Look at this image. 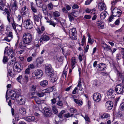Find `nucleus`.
I'll return each mask as SVG.
<instances>
[{
	"label": "nucleus",
	"instance_id": "obj_39",
	"mask_svg": "<svg viewBox=\"0 0 124 124\" xmlns=\"http://www.w3.org/2000/svg\"><path fill=\"white\" fill-rule=\"evenodd\" d=\"M54 16L55 17H58L60 16V13L58 11H55L53 13Z\"/></svg>",
	"mask_w": 124,
	"mask_h": 124
},
{
	"label": "nucleus",
	"instance_id": "obj_5",
	"mask_svg": "<svg viewBox=\"0 0 124 124\" xmlns=\"http://www.w3.org/2000/svg\"><path fill=\"white\" fill-rule=\"evenodd\" d=\"M46 73V76H49L53 73V69L50 64H48L45 66V68Z\"/></svg>",
	"mask_w": 124,
	"mask_h": 124
},
{
	"label": "nucleus",
	"instance_id": "obj_19",
	"mask_svg": "<svg viewBox=\"0 0 124 124\" xmlns=\"http://www.w3.org/2000/svg\"><path fill=\"white\" fill-rule=\"evenodd\" d=\"M42 18V15L40 13H39L37 15H36L34 14H33V19L35 23L36 22H39V19H41Z\"/></svg>",
	"mask_w": 124,
	"mask_h": 124
},
{
	"label": "nucleus",
	"instance_id": "obj_50",
	"mask_svg": "<svg viewBox=\"0 0 124 124\" xmlns=\"http://www.w3.org/2000/svg\"><path fill=\"white\" fill-rule=\"evenodd\" d=\"M28 68L30 69H32L35 68V67L33 64H31L29 65Z\"/></svg>",
	"mask_w": 124,
	"mask_h": 124
},
{
	"label": "nucleus",
	"instance_id": "obj_9",
	"mask_svg": "<svg viewBox=\"0 0 124 124\" xmlns=\"http://www.w3.org/2000/svg\"><path fill=\"white\" fill-rule=\"evenodd\" d=\"M111 9L112 11V15L114 16H115L118 14V16H120L121 14L122 11L120 9H118L117 8H114L112 7Z\"/></svg>",
	"mask_w": 124,
	"mask_h": 124
},
{
	"label": "nucleus",
	"instance_id": "obj_35",
	"mask_svg": "<svg viewBox=\"0 0 124 124\" xmlns=\"http://www.w3.org/2000/svg\"><path fill=\"white\" fill-rule=\"evenodd\" d=\"M74 101L76 104H78L79 106L82 105L83 103L82 101L79 100L78 99H74Z\"/></svg>",
	"mask_w": 124,
	"mask_h": 124
},
{
	"label": "nucleus",
	"instance_id": "obj_40",
	"mask_svg": "<svg viewBox=\"0 0 124 124\" xmlns=\"http://www.w3.org/2000/svg\"><path fill=\"white\" fill-rule=\"evenodd\" d=\"M65 111L64 110H62L58 115V117L62 118L63 117L62 114L65 113Z\"/></svg>",
	"mask_w": 124,
	"mask_h": 124
},
{
	"label": "nucleus",
	"instance_id": "obj_30",
	"mask_svg": "<svg viewBox=\"0 0 124 124\" xmlns=\"http://www.w3.org/2000/svg\"><path fill=\"white\" fill-rule=\"evenodd\" d=\"M108 14L106 11L102 12L100 15L101 18V19H104L106 17Z\"/></svg>",
	"mask_w": 124,
	"mask_h": 124
},
{
	"label": "nucleus",
	"instance_id": "obj_55",
	"mask_svg": "<svg viewBox=\"0 0 124 124\" xmlns=\"http://www.w3.org/2000/svg\"><path fill=\"white\" fill-rule=\"evenodd\" d=\"M15 60H15L14 59H12L11 61L8 62L9 64L10 65H12L15 62Z\"/></svg>",
	"mask_w": 124,
	"mask_h": 124
},
{
	"label": "nucleus",
	"instance_id": "obj_29",
	"mask_svg": "<svg viewBox=\"0 0 124 124\" xmlns=\"http://www.w3.org/2000/svg\"><path fill=\"white\" fill-rule=\"evenodd\" d=\"M40 84L42 87H45L48 85V82L46 80H43L40 82Z\"/></svg>",
	"mask_w": 124,
	"mask_h": 124
},
{
	"label": "nucleus",
	"instance_id": "obj_2",
	"mask_svg": "<svg viewBox=\"0 0 124 124\" xmlns=\"http://www.w3.org/2000/svg\"><path fill=\"white\" fill-rule=\"evenodd\" d=\"M43 74V72L42 70H37L32 73V75L34 79H37L41 77Z\"/></svg>",
	"mask_w": 124,
	"mask_h": 124
},
{
	"label": "nucleus",
	"instance_id": "obj_8",
	"mask_svg": "<svg viewBox=\"0 0 124 124\" xmlns=\"http://www.w3.org/2000/svg\"><path fill=\"white\" fill-rule=\"evenodd\" d=\"M124 86L123 85H118L116 86L115 90L117 93L121 94L124 91Z\"/></svg>",
	"mask_w": 124,
	"mask_h": 124
},
{
	"label": "nucleus",
	"instance_id": "obj_53",
	"mask_svg": "<svg viewBox=\"0 0 124 124\" xmlns=\"http://www.w3.org/2000/svg\"><path fill=\"white\" fill-rule=\"evenodd\" d=\"M46 90L47 91V92H45V93H50L51 92H52L53 91V88H47L46 89Z\"/></svg>",
	"mask_w": 124,
	"mask_h": 124
},
{
	"label": "nucleus",
	"instance_id": "obj_51",
	"mask_svg": "<svg viewBox=\"0 0 124 124\" xmlns=\"http://www.w3.org/2000/svg\"><path fill=\"white\" fill-rule=\"evenodd\" d=\"M31 8L33 12L34 13H36L37 12V9L31 5Z\"/></svg>",
	"mask_w": 124,
	"mask_h": 124
},
{
	"label": "nucleus",
	"instance_id": "obj_57",
	"mask_svg": "<svg viewBox=\"0 0 124 124\" xmlns=\"http://www.w3.org/2000/svg\"><path fill=\"white\" fill-rule=\"evenodd\" d=\"M36 4L39 7H41L42 6V3L41 2H36Z\"/></svg>",
	"mask_w": 124,
	"mask_h": 124
},
{
	"label": "nucleus",
	"instance_id": "obj_26",
	"mask_svg": "<svg viewBox=\"0 0 124 124\" xmlns=\"http://www.w3.org/2000/svg\"><path fill=\"white\" fill-rule=\"evenodd\" d=\"M19 112L22 115H24L26 113V110L23 107H21L19 108Z\"/></svg>",
	"mask_w": 124,
	"mask_h": 124
},
{
	"label": "nucleus",
	"instance_id": "obj_38",
	"mask_svg": "<svg viewBox=\"0 0 124 124\" xmlns=\"http://www.w3.org/2000/svg\"><path fill=\"white\" fill-rule=\"evenodd\" d=\"M87 35L88 37V42L89 43L92 45L93 44L94 42L93 40L91 39L90 35L89 34H88Z\"/></svg>",
	"mask_w": 124,
	"mask_h": 124
},
{
	"label": "nucleus",
	"instance_id": "obj_32",
	"mask_svg": "<svg viewBox=\"0 0 124 124\" xmlns=\"http://www.w3.org/2000/svg\"><path fill=\"white\" fill-rule=\"evenodd\" d=\"M53 112L55 114H56L58 113V111L56 106L55 105L52 106Z\"/></svg>",
	"mask_w": 124,
	"mask_h": 124
},
{
	"label": "nucleus",
	"instance_id": "obj_60",
	"mask_svg": "<svg viewBox=\"0 0 124 124\" xmlns=\"http://www.w3.org/2000/svg\"><path fill=\"white\" fill-rule=\"evenodd\" d=\"M30 69L29 68H27L25 71V73L26 74H28L30 73Z\"/></svg>",
	"mask_w": 124,
	"mask_h": 124
},
{
	"label": "nucleus",
	"instance_id": "obj_18",
	"mask_svg": "<svg viewBox=\"0 0 124 124\" xmlns=\"http://www.w3.org/2000/svg\"><path fill=\"white\" fill-rule=\"evenodd\" d=\"M13 1L10 5L12 9L14 11L16 10L18 8L17 3L16 0H13Z\"/></svg>",
	"mask_w": 124,
	"mask_h": 124
},
{
	"label": "nucleus",
	"instance_id": "obj_48",
	"mask_svg": "<svg viewBox=\"0 0 124 124\" xmlns=\"http://www.w3.org/2000/svg\"><path fill=\"white\" fill-rule=\"evenodd\" d=\"M7 36L12 39L13 38L12 33L11 32H9Z\"/></svg>",
	"mask_w": 124,
	"mask_h": 124
},
{
	"label": "nucleus",
	"instance_id": "obj_43",
	"mask_svg": "<svg viewBox=\"0 0 124 124\" xmlns=\"http://www.w3.org/2000/svg\"><path fill=\"white\" fill-rule=\"evenodd\" d=\"M73 115V114H70V113H68L67 114H66L64 115V117H66L67 118L71 117Z\"/></svg>",
	"mask_w": 124,
	"mask_h": 124
},
{
	"label": "nucleus",
	"instance_id": "obj_33",
	"mask_svg": "<svg viewBox=\"0 0 124 124\" xmlns=\"http://www.w3.org/2000/svg\"><path fill=\"white\" fill-rule=\"evenodd\" d=\"M23 21L22 20H21L20 22V23H19V25H16V29L17 30H18L19 31L22 30V23Z\"/></svg>",
	"mask_w": 124,
	"mask_h": 124
},
{
	"label": "nucleus",
	"instance_id": "obj_1",
	"mask_svg": "<svg viewBox=\"0 0 124 124\" xmlns=\"http://www.w3.org/2000/svg\"><path fill=\"white\" fill-rule=\"evenodd\" d=\"M32 36L30 34H24L23 37V40L27 44L30 43L32 40Z\"/></svg>",
	"mask_w": 124,
	"mask_h": 124
},
{
	"label": "nucleus",
	"instance_id": "obj_22",
	"mask_svg": "<svg viewBox=\"0 0 124 124\" xmlns=\"http://www.w3.org/2000/svg\"><path fill=\"white\" fill-rule=\"evenodd\" d=\"M23 119L28 122L34 121L35 120V118L33 116H29L27 117H24Z\"/></svg>",
	"mask_w": 124,
	"mask_h": 124
},
{
	"label": "nucleus",
	"instance_id": "obj_24",
	"mask_svg": "<svg viewBox=\"0 0 124 124\" xmlns=\"http://www.w3.org/2000/svg\"><path fill=\"white\" fill-rule=\"evenodd\" d=\"M26 44L23 40L22 41H21L20 42L19 46L20 48L22 49H24L25 48Z\"/></svg>",
	"mask_w": 124,
	"mask_h": 124
},
{
	"label": "nucleus",
	"instance_id": "obj_63",
	"mask_svg": "<svg viewBox=\"0 0 124 124\" xmlns=\"http://www.w3.org/2000/svg\"><path fill=\"white\" fill-rule=\"evenodd\" d=\"M70 110L71 113H75L76 112V110L74 108H71L70 109Z\"/></svg>",
	"mask_w": 124,
	"mask_h": 124
},
{
	"label": "nucleus",
	"instance_id": "obj_45",
	"mask_svg": "<svg viewBox=\"0 0 124 124\" xmlns=\"http://www.w3.org/2000/svg\"><path fill=\"white\" fill-rule=\"evenodd\" d=\"M12 39L11 38H10L8 36L5 37L4 40H5L6 41L8 42H10L11 40Z\"/></svg>",
	"mask_w": 124,
	"mask_h": 124
},
{
	"label": "nucleus",
	"instance_id": "obj_36",
	"mask_svg": "<svg viewBox=\"0 0 124 124\" xmlns=\"http://www.w3.org/2000/svg\"><path fill=\"white\" fill-rule=\"evenodd\" d=\"M118 76L119 78H121L122 80H124V73H121L119 72H118Z\"/></svg>",
	"mask_w": 124,
	"mask_h": 124
},
{
	"label": "nucleus",
	"instance_id": "obj_16",
	"mask_svg": "<svg viewBox=\"0 0 124 124\" xmlns=\"http://www.w3.org/2000/svg\"><path fill=\"white\" fill-rule=\"evenodd\" d=\"M97 69L100 71H102L105 70L106 66L105 64L103 63H99L97 65Z\"/></svg>",
	"mask_w": 124,
	"mask_h": 124
},
{
	"label": "nucleus",
	"instance_id": "obj_20",
	"mask_svg": "<svg viewBox=\"0 0 124 124\" xmlns=\"http://www.w3.org/2000/svg\"><path fill=\"white\" fill-rule=\"evenodd\" d=\"M50 37L48 36L45 35L43 36L41 38H40V39H37V38L36 39V41L38 42V43L39 41L41 42H42V40H43L44 41H46L49 40Z\"/></svg>",
	"mask_w": 124,
	"mask_h": 124
},
{
	"label": "nucleus",
	"instance_id": "obj_4",
	"mask_svg": "<svg viewBox=\"0 0 124 124\" xmlns=\"http://www.w3.org/2000/svg\"><path fill=\"white\" fill-rule=\"evenodd\" d=\"M43 115L45 117H49L51 116L52 113L50 108L45 107L43 109Z\"/></svg>",
	"mask_w": 124,
	"mask_h": 124
},
{
	"label": "nucleus",
	"instance_id": "obj_56",
	"mask_svg": "<svg viewBox=\"0 0 124 124\" xmlns=\"http://www.w3.org/2000/svg\"><path fill=\"white\" fill-rule=\"evenodd\" d=\"M57 105L60 106L62 107L63 105V104L61 101H59L58 102Z\"/></svg>",
	"mask_w": 124,
	"mask_h": 124
},
{
	"label": "nucleus",
	"instance_id": "obj_25",
	"mask_svg": "<svg viewBox=\"0 0 124 124\" xmlns=\"http://www.w3.org/2000/svg\"><path fill=\"white\" fill-rule=\"evenodd\" d=\"M114 91L112 89H110L107 92V95L110 98H114L115 97L114 94Z\"/></svg>",
	"mask_w": 124,
	"mask_h": 124
},
{
	"label": "nucleus",
	"instance_id": "obj_49",
	"mask_svg": "<svg viewBox=\"0 0 124 124\" xmlns=\"http://www.w3.org/2000/svg\"><path fill=\"white\" fill-rule=\"evenodd\" d=\"M12 26L13 28V29L16 32L17 31V29L16 28V24L14 23H13L12 24Z\"/></svg>",
	"mask_w": 124,
	"mask_h": 124
},
{
	"label": "nucleus",
	"instance_id": "obj_61",
	"mask_svg": "<svg viewBox=\"0 0 124 124\" xmlns=\"http://www.w3.org/2000/svg\"><path fill=\"white\" fill-rule=\"evenodd\" d=\"M113 16H114L112 15L109 16L108 18V21L109 22L112 21V19L113 18Z\"/></svg>",
	"mask_w": 124,
	"mask_h": 124
},
{
	"label": "nucleus",
	"instance_id": "obj_7",
	"mask_svg": "<svg viewBox=\"0 0 124 124\" xmlns=\"http://www.w3.org/2000/svg\"><path fill=\"white\" fill-rule=\"evenodd\" d=\"M20 13L21 15L23 17H25V16H28L29 14V12L28 8L25 6L22 8Z\"/></svg>",
	"mask_w": 124,
	"mask_h": 124
},
{
	"label": "nucleus",
	"instance_id": "obj_14",
	"mask_svg": "<svg viewBox=\"0 0 124 124\" xmlns=\"http://www.w3.org/2000/svg\"><path fill=\"white\" fill-rule=\"evenodd\" d=\"M8 48V47H6L5 48L4 53L5 54L7 51V54L8 55L11 57V58L14 57L15 55V53H14L13 51L11 49H9L7 51L6 49Z\"/></svg>",
	"mask_w": 124,
	"mask_h": 124
},
{
	"label": "nucleus",
	"instance_id": "obj_13",
	"mask_svg": "<svg viewBox=\"0 0 124 124\" xmlns=\"http://www.w3.org/2000/svg\"><path fill=\"white\" fill-rule=\"evenodd\" d=\"M19 103L21 105L24 104L26 101V99L23 96H20L18 98H17V100Z\"/></svg>",
	"mask_w": 124,
	"mask_h": 124
},
{
	"label": "nucleus",
	"instance_id": "obj_10",
	"mask_svg": "<svg viewBox=\"0 0 124 124\" xmlns=\"http://www.w3.org/2000/svg\"><path fill=\"white\" fill-rule=\"evenodd\" d=\"M93 99L95 101L98 102L100 101L101 99V94L98 93H95L93 95Z\"/></svg>",
	"mask_w": 124,
	"mask_h": 124
},
{
	"label": "nucleus",
	"instance_id": "obj_12",
	"mask_svg": "<svg viewBox=\"0 0 124 124\" xmlns=\"http://www.w3.org/2000/svg\"><path fill=\"white\" fill-rule=\"evenodd\" d=\"M20 67L21 66L20 63L18 62H16L15 63L14 65V70L18 72H20L21 70Z\"/></svg>",
	"mask_w": 124,
	"mask_h": 124
},
{
	"label": "nucleus",
	"instance_id": "obj_41",
	"mask_svg": "<svg viewBox=\"0 0 124 124\" xmlns=\"http://www.w3.org/2000/svg\"><path fill=\"white\" fill-rule=\"evenodd\" d=\"M54 5H53L52 3L51 2L49 3L47 5L48 7L49 10H51L53 9V7Z\"/></svg>",
	"mask_w": 124,
	"mask_h": 124
},
{
	"label": "nucleus",
	"instance_id": "obj_44",
	"mask_svg": "<svg viewBox=\"0 0 124 124\" xmlns=\"http://www.w3.org/2000/svg\"><path fill=\"white\" fill-rule=\"evenodd\" d=\"M120 109L121 110H124V102L121 103L120 106Z\"/></svg>",
	"mask_w": 124,
	"mask_h": 124
},
{
	"label": "nucleus",
	"instance_id": "obj_54",
	"mask_svg": "<svg viewBox=\"0 0 124 124\" xmlns=\"http://www.w3.org/2000/svg\"><path fill=\"white\" fill-rule=\"evenodd\" d=\"M3 61V62L4 63H5L6 62H7L8 58L6 56H4Z\"/></svg>",
	"mask_w": 124,
	"mask_h": 124
},
{
	"label": "nucleus",
	"instance_id": "obj_6",
	"mask_svg": "<svg viewBox=\"0 0 124 124\" xmlns=\"http://www.w3.org/2000/svg\"><path fill=\"white\" fill-rule=\"evenodd\" d=\"M76 32V30L75 28L72 29L69 31V35L71 39L75 40L77 39V37L75 35Z\"/></svg>",
	"mask_w": 124,
	"mask_h": 124
},
{
	"label": "nucleus",
	"instance_id": "obj_21",
	"mask_svg": "<svg viewBox=\"0 0 124 124\" xmlns=\"http://www.w3.org/2000/svg\"><path fill=\"white\" fill-rule=\"evenodd\" d=\"M98 6L99 8L101 11L105 10L106 9V7L104 3H99L98 4Z\"/></svg>",
	"mask_w": 124,
	"mask_h": 124
},
{
	"label": "nucleus",
	"instance_id": "obj_31",
	"mask_svg": "<svg viewBox=\"0 0 124 124\" xmlns=\"http://www.w3.org/2000/svg\"><path fill=\"white\" fill-rule=\"evenodd\" d=\"M71 13L73 16L75 17L77 16L79 14V12L77 10H73L72 12Z\"/></svg>",
	"mask_w": 124,
	"mask_h": 124
},
{
	"label": "nucleus",
	"instance_id": "obj_23",
	"mask_svg": "<svg viewBox=\"0 0 124 124\" xmlns=\"http://www.w3.org/2000/svg\"><path fill=\"white\" fill-rule=\"evenodd\" d=\"M76 59L74 57L72 58L71 60V64L72 69H73L75 66V64L77 63Z\"/></svg>",
	"mask_w": 124,
	"mask_h": 124
},
{
	"label": "nucleus",
	"instance_id": "obj_52",
	"mask_svg": "<svg viewBox=\"0 0 124 124\" xmlns=\"http://www.w3.org/2000/svg\"><path fill=\"white\" fill-rule=\"evenodd\" d=\"M33 60V58L31 56L28 57L27 59V61L28 62H29L32 61Z\"/></svg>",
	"mask_w": 124,
	"mask_h": 124
},
{
	"label": "nucleus",
	"instance_id": "obj_59",
	"mask_svg": "<svg viewBox=\"0 0 124 124\" xmlns=\"http://www.w3.org/2000/svg\"><path fill=\"white\" fill-rule=\"evenodd\" d=\"M38 32L39 34H41L43 33L41 29L39 28H38L37 29Z\"/></svg>",
	"mask_w": 124,
	"mask_h": 124
},
{
	"label": "nucleus",
	"instance_id": "obj_34",
	"mask_svg": "<svg viewBox=\"0 0 124 124\" xmlns=\"http://www.w3.org/2000/svg\"><path fill=\"white\" fill-rule=\"evenodd\" d=\"M37 63V64H41L43 62V59L41 57L37 58L36 60Z\"/></svg>",
	"mask_w": 124,
	"mask_h": 124
},
{
	"label": "nucleus",
	"instance_id": "obj_58",
	"mask_svg": "<svg viewBox=\"0 0 124 124\" xmlns=\"http://www.w3.org/2000/svg\"><path fill=\"white\" fill-rule=\"evenodd\" d=\"M120 23V19H117L115 22V25H119Z\"/></svg>",
	"mask_w": 124,
	"mask_h": 124
},
{
	"label": "nucleus",
	"instance_id": "obj_62",
	"mask_svg": "<svg viewBox=\"0 0 124 124\" xmlns=\"http://www.w3.org/2000/svg\"><path fill=\"white\" fill-rule=\"evenodd\" d=\"M92 0H87L85 1V4L88 5L91 2Z\"/></svg>",
	"mask_w": 124,
	"mask_h": 124
},
{
	"label": "nucleus",
	"instance_id": "obj_3",
	"mask_svg": "<svg viewBox=\"0 0 124 124\" xmlns=\"http://www.w3.org/2000/svg\"><path fill=\"white\" fill-rule=\"evenodd\" d=\"M23 24L25 28L28 29H31L33 26L32 22L30 19L25 20L23 22Z\"/></svg>",
	"mask_w": 124,
	"mask_h": 124
},
{
	"label": "nucleus",
	"instance_id": "obj_37",
	"mask_svg": "<svg viewBox=\"0 0 124 124\" xmlns=\"http://www.w3.org/2000/svg\"><path fill=\"white\" fill-rule=\"evenodd\" d=\"M68 17L69 18L70 21V22H71L72 21L74 20V18L72 16V15L71 13H68Z\"/></svg>",
	"mask_w": 124,
	"mask_h": 124
},
{
	"label": "nucleus",
	"instance_id": "obj_15",
	"mask_svg": "<svg viewBox=\"0 0 124 124\" xmlns=\"http://www.w3.org/2000/svg\"><path fill=\"white\" fill-rule=\"evenodd\" d=\"M50 78V81L52 83H54L57 81L58 79L57 76L55 74H54V73H52L50 75L47 76Z\"/></svg>",
	"mask_w": 124,
	"mask_h": 124
},
{
	"label": "nucleus",
	"instance_id": "obj_46",
	"mask_svg": "<svg viewBox=\"0 0 124 124\" xmlns=\"http://www.w3.org/2000/svg\"><path fill=\"white\" fill-rule=\"evenodd\" d=\"M7 18L8 21L9 22V23L10 22V19H11L12 18V15L10 14V15H8L7 16Z\"/></svg>",
	"mask_w": 124,
	"mask_h": 124
},
{
	"label": "nucleus",
	"instance_id": "obj_11",
	"mask_svg": "<svg viewBox=\"0 0 124 124\" xmlns=\"http://www.w3.org/2000/svg\"><path fill=\"white\" fill-rule=\"evenodd\" d=\"M9 95H10L12 99L14 100L16 99V100H17V98H18L20 96L19 95V94H17L16 91L13 90H11L10 92Z\"/></svg>",
	"mask_w": 124,
	"mask_h": 124
},
{
	"label": "nucleus",
	"instance_id": "obj_42",
	"mask_svg": "<svg viewBox=\"0 0 124 124\" xmlns=\"http://www.w3.org/2000/svg\"><path fill=\"white\" fill-rule=\"evenodd\" d=\"M22 79V75L19 76L16 78V80L19 83H21V80Z\"/></svg>",
	"mask_w": 124,
	"mask_h": 124
},
{
	"label": "nucleus",
	"instance_id": "obj_28",
	"mask_svg": "<svg viewBox=\"0 0 124 124\" xmlns=\"http://www.w3.org/2000/svg\"><path fill=\"white\" fill-rule=\"evenodd\" d=\"M98 26H99V27L101 29L103 28L104 27V23L101 21H98L97 23Z\"/></svg>",
	"mask_w": 124,
	"mask_h": 124
},
{
	"label": "nucleus",
	"instance_id": "obj_64",
	"mask_svg": "<svg viewBox=\"0 0 124 124\" xmlns=\"http://www.w3.org/2000/svg\"><path fill=\"white\" fill-rule=\"evenodd\" d=\"M36 89V86L34 85H32L31 86V90L32 91H35Z\"/></svg>",
	"mask_w": 124,
	"mask_h": 124
},
{
	"label": "nucleus",
	"instance_id": "obj_17",
	"mask_svg": "<svg viewBox=\"0 0 124 124\" xmlns=\"http://www.w3.org/2000/svg\"><path fill=\"white\" fill-rule=\"evenodd\" d=\"M113 103L112 101H108L106 102L105 104L106 108L108 110H111L113 106Z\"/></svg>",
	"mask_w": 124,
	"mask_h": 124
},
{
	"label": "nucleus",
	"instance_id": "obj_27",
	"mask_svg": "<svg viewBox=\"0 0 124 124\" xmlns=\"http://www.w3.org/2000/svg\"><path fill=\"white\" fill-rule=\"evenodd\" d=\"M102 47L105 50L108 51L111 50V48L110 46L106 44L105 43H102Z\"/></svg>",
	"mask_w": 124,
	"mask_h": 124
},
{
	"label": "nucleus",
	"instance_id": "obj_47",
	"mask_svg": "<svg viewBox=\"0 0 124 124\" xmlns=\"http://www.w3.org/2000/svg\"><path fill=\"white\" fill-rule=\"evenodd\" d=\"M45 93H44L43 92H41V93H37V95L39 97H41L44 95Z\"/></svg>",
	"mask_w": 124,
	"mask_h": 124
}]
</instances>
